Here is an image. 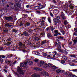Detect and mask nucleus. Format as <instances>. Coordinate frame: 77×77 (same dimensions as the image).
<instances>
[{"mask_svg": "<svg viewBox=\"0 0 77 77\" xmlns=\"http://www.w3.org/2000/svg\"><path fill=\"white\" fill-rule=\"evenodd\" d=\"M10 6L12 9H14V7L17 8H20L21 7V4L20 3H17L14 5V4L12 3H11L9 4Z\"/></svg>", "mask_w": 77, "mask_h": 77, "instance_id": "1", "label": "nucleus"}, {"mask_svg": "<svg viewBox=\"0 0 77 77\" xmlns=\"http://www.w3.org/2000/svg\"><path fill=\"white\" fill-rule=\"evenodd\" d=\"M28 63L30 65H33V62L32 61H25L24 62V64L25 65L24 67H25V68H27V65H28Z\"/></svg>", "mask_w": 77, "mask_h": 77, "instance_id": "2", "label": "nucleus"}, {"mask_svg": "<svg viewBox=\"0 0 77 77\" xmlns=\"http://www.w3.org/2000/svg\"><path fill=\"white\" fill-rule=\"evenodd\" d=\"M45 7L44 5H40L39 6H36L34 8V10H37V9H39V10H40V9H43V8H44Z\"/></svg>", "mask_w": 77, "mask_h": 77, "instance_id": "3", "label": "nucleus"}, {"mask_svg": "<svg viewBox=\"0 0 77 77\" xmlns=\"http://www.w3.org/2000/svg\"><path fill=\"white\" fill-rule=\"evenodd\" d=\"M17 71L18 72L19 74H21V75H24V73L23 71L21 70L20 67H18L17 68Z\"/></svg>", "mask_w": 77, "mask_h": 77, "instance_id": "4", "label": "nucleus"}, {"mask_svg": "<svg viewBox=\"0 0 77 77\" xmlns=\"http://www.w3.org/2000/svg\"><path fill=\"white\" fill-rule=\"evenodd\" d=\"M6 3V1L5 0L1 1L0 2V6H3Z\"/></svg>", "mask_w": 77, "mask_h": 77, "instance_id": "5", "label": "nucleus"}, {"mask_svg": "<svg viewBox=\"0 0 77 77\" xmlns=\"http://www.w3.org/2000/svg\"><path fill=\"white\" fill-rule=\"evenodd\" d=\"M41 74L43 75H47V76L49 75V74L46 72H42Z\"/></svg>", "mask_w": 77, "mask_h": 77, "instance_id": "6", "label": "nucleus"}, {"mask_svg": "<svg viewBox=\"0 0 77 77\" xmlns=\"http://www.w3.org/2000/svg\"><path fill=\"white\" fill-rule=\"evenodd\" d=\"M5 62L6 63H8L10 65H12L13 64L11 61H10L8 60H5Z\"/></svg>", "mask_w": 77, "mask_h": 77, "instance_id": "7", "label": "nucleus"}, {"mask_svg": "<svg viewBox=\"0 0 77 77\" xmlns=\"http://www.w3.org/2000/svg\"><path fill=\"white\" fill-rule=\"evenodd\" d=\"M64 15L65 14H64V13L62 12L61 14V17L62 19H63V20H65V19L66 18V17H65L64 16Z\"/></svg>", "mask_w": 77, "mask_h": 77, "instance_id": "8", "label": "nucleus"}, {"mask_svg": "<svg viewBox=\"0 0 77 77\" xmlns=\"http://www.w3.org/2000/svg\"><path fill=\"white\" fill-rule=\"evenodd\" d=\"M53 20L55 23H60V21L59 20H58L56 18H54Z\"/></svg>", "mask_w": 77, "mask_h": 77, "instance_id": "9", "label": "nucleus"}, {"mask_svg": "<svg viewBox=\"0 0 77 77\" xmlns=\"http://www.w3.org/2000/svg\"><path fill=\"white\" fill-rule=\"evenodd\" d=\"M5 19H6L7 20L10 21L12 20V17H7L5 18Z\"/></svg>", "mask_w": 77, "mask_h": 77, "instance_id": "10", "label": "nucleus"}, {"mask_svg": "<svg viewBox=\"0 0 77 77\" xmlns=\"http://www.w3.org/2000/svg\"><path fill=\"white\" fill-rule=\"evenodd\" d=\"M24 35V36H27L28 35V33L26 32H24L23 34H22V35Z\"/></svg>", "mask_w": 77, "mask_h": 77, "instance_id": "11", "label": "nucleus"}, {"mask_svg": "<svg viewBox=\"0 0 77 77\" xmlns=\"http://www.w3.org/2000/svg\"><path fill=\"white\" fill-rule=\"evenodd\" d=\"M62 58L64 60H68V57L65 56H62Z\"/></svg>", "mask_w": 77, "mask_h": 77, "instance_id": "12", "label": "nucleus"}, {"mask_svg": "<svg viewBox=\"0 0 77 77\" xmlns=\"http://www.w3.org/2000/svg\"><path fill=\"white\" fill-rule=\"evenodd\" d=\"M57 50L59 51H61V47L60 46H58L57 47Z\"/></svg>", "mask_w": 77, "mask_h": 77, "instance_id": "13", "label": "nucleus"}, {"mask_svg": "<svg viewBox=\"0 0 77 77\" xmlns=\"http://www.w3.org/2000/svg\"><path fill=\"white\" fill-rule=\"evenodd\" d=\"M65 71L64 70H61V71L60 73L62 74H63V75H65Z\"/></svg>", "mask_w": 77, "mask_h": 77, "instance_id": "14", "label": "nucleus"}, {"mask_svg": "<svg viewBox=\"0 0 77 77\" xmlns=\"http://www.w3.org/2000/svg\"><path fill=\"white\" fill-rule=\"evenodd\" d=\"M28 33H29L30 34H32V30L31 29H28Z\"/></svg>", "mask_w": 77, "mask_h": 77, "instance_id": "15", "label": "nucleus"}, {"mask_svg": "<svg viewBox=\"0 0 77 77\" xmlns=\"http://www.w3.org/2000/svg\"><path fill=\"white\" fill-rule=\"evenodd\" d=\"M5 12V10H4L2 8H1L0 9V14H1L2 12Z\"/></svg>", "mask_w": 77, "mask_h": 77, "instance_id": "16", "label": "nucleus"}, {"mask_svg": "<svg viewBox=\"0 0 77 77\" xmlns=\"http://www.w3.org/2000/svg\"><path fill=\"white\" fill-rule=\"evenodd\" d=\"M61 70L60 69H58L56 71V72L57 73H59V72H61Z\"/></svg>", "mask_w": 77, "mask_h": 77, "instance_id": "17", "label": "nucleus"}, {"mask_svg": "<svg viewBox=\"0 0 77 77\" xmlns=\"http://www.w3.org/2000/svg\"><path fill=\"white\" fill-rule=\"evenodd\" d=\"M69 56L72 57H76V55L75 54H69Z\"/></svg>", "mask_w": 77, "mask_h": 77, "instance_id": "18", "label": "nucleus"}, {"mask_svg": "<svg viewBox=\"0 0 77 77\" xmlns=\"http://www.w3.org/2000/svg\"><path fill=\"white\" fill-rule=\"evenodd\" d=\"M41 68L38 67H36L34 68V69H35V70H38V71H41Z\"/></svg>", "mask_w": 77, "mask_h": 77, "instance_id": "19", "label": "nucleus"}, {"mask_svg": "<svg viewBox=\"0 0 77 77\" xmlns=\"http://www.w3.org/2000/svg\"><path fill=\"white\" fill-rule=\"evenodd\" d=\"M73 75V74L70 72V73H69L68 76L69 77H72Z\"/></svg>", "mask_w": 77, "mask_h": 77, "instance_id": "20", "label": "nucleus"}, {"mask_svg": "<svg viewBox=\"0 0 77 77\" xmlns=\"http://www.w3.org/2000/svg\"><path fill=\"white\" fill-rule=\"evenodd\" d=\"M70 73V72L69 71L65 72L64 74L65 75H68Z\"/></svg>", "mask_w": 77, "mask_h": 77, "instance_id": "21", "label": "nucleus"}, {"mask_svg": "<svg viewBox=\"0 0 77 77\" xmlns=\"http://www.w3.org/2000/svg\"><path fill=\"white\" fill-rule=\"evenodd\" d=\"M48 66L49 67H52L53 66V64L51 63H48Z\"/></svg>", "mask_w": 77, "mask_h": 77, "instance_id": "22", "label": "nucleus"}, {"mask_svg": "<svg viewBox=\"0 0 77 77\" xmlns=\"http://www.w3.org/2000/svg\"><path fill=\"white\" fill-rule=\"evenodd\" d=\"M32 76V77H40L39 75H33Z\"/></svg>", "mask_w": 77, "mask_h": 77, "instance_id": "23", "label": "nucleus"}, {"mask_svg": "<svg viewBox=\"0 0 77 77\" xmlns=\"http://www.w3.org/2000/svg\"><path fill=\"white\" fill-rule=\"evenodd\" d=\"M5 24V27H8V26H10V27H11V26H10L9 25V23H7V24Z\"/></svg>", "mask_w": 77, "mask_h": 77, "instance_id": "24", "label": "nucleus"}, {"mask_svg": "<svg viewBox=\"0 0 77 77\" xmlns=\"http://www.w3.org/2000/svg\"><path fill=\"white\" fill-rule=\"evenodd\" d=\"M48 20L50 23H51V19L50 18H48Z\"/></svg>", "mask_w": 77, "mask_h": 77, "instance_id": "25", "label": "nucleus"}, {"mask_svg": "<svg viewBox=\"0 0 77 77\" xmlns=\"http://www.w3.org/2000/svg\"><path fill=\"white\" fill-rule=\"evenodd\" d=\"M47 40H46L45 41H42V44H45V42H47Z\"/></svg>", "mask_w": 77, "mask_h": 77, "instance_id": "26", "label": "nucleus"}, {"mask_svg": "<svg viewBox=\"0 0 77 77\" xmlns=\"http://www.w3.org/2000/svg\"><path fill=\"white\" fill-rule=\"evenodd\" d=\"M48 53L47 52L46 53H43V56H47V55H48V54H47Z\"/></svg>", "mask_w": 77, "mask_h": 77, "instance_id": "27", "label": "nucleus"}, {"mask_svg": "<svg viewBox=\"0 0 77 77\" xmlns=\"http://www.w3.org/2000/svg\"><path fill=\"white\" fill-rule=\"evenodd\" d=\"M47 36L48 38H50V37H51V36H52L51 35V33H48V34Z\"/></svg>", "mask_w": 77, "mask_h": 77, "instance_id": "28", "label": "nucleus"}, {"mask_svg": "<svg viewBox=\"0 0 77 77\" xmlns=\"http://www.w3.org/2000/svg\"><path fill=\"white\" fill-rule=\"evenodd\" d=\"M11 44V43L9 42H8L7 43H6L5 44V45H10Z\"/></svg>", "mask_w": 77, "mask_h": 77, "instance_id": "29", "label": "nucleus"}, {"mask_svg": "<svg viewBox=\"0 0 77 77\" xmlns=\"http://www.w3.org/2000/svg\"><path fill=\"white\" fill-rule=\"evenodd\" d=\"M24 66V64H23V63H21L20 64V66L21 67H23Z\"/></svg>", "mask_w": 77, "mask_h": 77, "instance_id": "30", "label": "nucleus"}, {"mask_svg": "<svg viewBox=\"0 0 77 77\" xmlns=\"http://www.w3.org/2000/svg\"><path fill=\"white\" fill-rule=\"evenodd\" d=\"M45 63L44 61H40V63L41 64H42V65H44Z\"/></svg>", "mask_w": 77, "mask_h": 77, "instance_id": "31", "label": "nucleus"}, {"mask_svg": "<svg viewBox=\"0 0 77 77\" xmlns=\"http://www.w3.org/2000/svg\"><path fill=\"white\" fill-rule=\"evenodd\" d=\"M8 30L7 29L3 30V32H8Z\"/></svg>", "mask_w": 77, "mask_h": 77, "instance_id": "32", "label": "nucleus"}, {"mask_svg": "<svg viewBox=\"0 0 77 77\" xmlns=\"http://www.w3.org/2000/svg\"><path fill=\"white\" fill-rule=\"evenodd\" d=\"M39 23H43V24H44V23H45V21L44 20H42L41 21H40L39 22Z\"/></svg>", "mask_w": 77, "mask_h": 77, "instance_id": "33", "label": "nucleus"}, {"mask_svg": "<svg viewBox=\"0 0 77 77\" xmlns=\"http://www.w3.org/2000/svg\"><path fill=\"white\" fill-rule=\"evenodd\" d=\"M52 68L54 69H56V67L55 66H52Z\"/></svg>", "mask_w": 77, "mask_h": 77, "instance_id": "34", "label": "nucleus"}, {"mask_svg": "<svg viewBox=\"0 0 77 77\" xmlns=\"http://www.w3.org/2000/svg\"><path fill=\"white\" fill-rule=\"evenodd\" d=\"M55 46L57 47L58 46H59V45H58V43H57V42H56L55 43Z\"/></svg>", "mask_w": 77, "mask_h": 77, "instance_id": "35", "label": "nucleus"}, {"mask_svg": "<svg viewBox=\"0 0 77 77\" xmlns=\"http://www.w3.org/2000/svg\"><path fill=\"white\" fill-rule=\"evenodd\" d=\"M55 29V28H53V27H51V29L52 31V32H53V30Z\"/></svg>", "mask_w": 77, "mask_h": 77, "instance_id": "36", "label": "nucleus"}, {"mask_svg": "<svg viewBox=\"0 0 77 77\" xmlns=\"http://www.w3.org/2000/svg\"><path fill=\"white\" fill-rule=\"evenodd\" d=\"M26 26H30V23L28 22L26 23Z\"/></svg>", "mask_w": 77, "mask_h": 77, "instance_id": "37", "label": "nucleus"}, {"mask_svg": "<svg viewBox=\"0 0 77 77\" xmlns=\"http://www.w3.org/2000/svg\"><path fill=\"white\" fill-rule=\"evenodd\" d=\"M54 32L56 33H59V31L58 30H56L54 31Z\"/></svg>", "mask_w": 77, "mask_h": 77, "instance_id": "38", "label": "nucleus"}, {"mask_svg": "<svg viewBox=\"0 0 77 77\" xmlns=\"http://www.w3.org/2000/svg\"><path fill=\"white\" fill-rule=\"evenodd\" d=\"M64 53L65 54H67V51H66V50H65L64 51Z\"/></svg>", "mask_w": 77, "mask_h": 77, "instance_id": "39", "label": "nucleus"}, {"mask_svg": "<svg viewBox=\"0 0 77 77\" xmlns=\"http://www.w3.org/2000/svg\"><path fill=\"white\" fill-rule=\"evenodd\" d=\"M73 42L74 44H76L77 42V40H74L73 41Z\"/></svg>", "mask_w": 77, "mask_h": 77, "instance_id": "40", "label": "nucleus"}, {"mask_svg": "<svg viewBox=\"0 0 77 77\" xmlns=\"http://www.w3.org/2000/svg\"><path fill=\"white\" fill-rule=\"evenodd\" d=\"M61 32L62 33L63 35H64L65 34V32L64 31H61Z\"/></svg>", "mask_w": 77, "mask_h": 77, "instance_id": "41", "label": "nucleus"}, {"mask_svg": "<svg viewBox=\"0 0 77 77\" xmlns=\"http://www.w3.org/2000/svg\"><path fill=\"white\" fill-rule=\"evenodd\" d=\"M36 12L38 14H41V12L40 11H37Z\"/></svg>", "mask_w": 77, "mask_h": 77, "instance_id": "42", "label": "nucleus"}, {"mask_svg": "<svg viewBox=\"0 0 77 77\" xmlns=\"http://www.w3.org/2000/svg\"><path fill=\"white\" fill-rule=\"evenodd\" d=\"M60 32H62V31H63V29H62V27H60Z\"/></svg>", "mask_w": 77, "mask_h": 77, "instance_id": "43", "label": "nucleus"}, {"mask_svg": "<svg viewBox=\"0 0 77 77\" xmlns=\"http://www.w3.org/2000/svg\"><path fill=\"white\" fill-rule=\"evenodd\" d=\"M56 19H57L58 20H59L60 19V17L59 16H57L56 17Z\"/></svg>", "mask_w": 77, "mask_h": 77, "instance_id": "44", "label": "nucleus"}, {"mask_svg": "<svg viewBox=\"0 0 77 77\" xmlns=\"http://www.w3.org/2000/svg\"><path fill=\"white\" fill-rule=\"evenodd\" d=\"M47 66H48V65L47 64H46L44 65V67L45 68H47Z\"/></svg>", "mask_w": 77, "mask_h": 77, "instance_id": "45", "label": "nucleus"}, {"mask_svg": "<svg viewBox=\"0 0 77 77\" xmlns=\"http://www.w3.org/2000/svg\"><path fill=\"white\" fill-rule=\"evenodd\" d=\"M19 44L20 46V47H21V46H22L23 45V44H22L21 42L19 43Z\"/></svg>", "mask_w": 77, "mask_h": 77, "instance_id": "46", "label": "nucleus"}, {"mask_svg": "<svg viewBox=\"0 0 77 77\" xmlns=\"http://www.w3.org/2000/svg\"><path fill=\"white\" fill-rule=\"evenodd\" d=\"M38 59H35L34 60V61L35 62H38Z\"/></svg>", "mask_w": 77, "mask_h": 77, "instance_id": "47", "label": "nucleus"}, {"mask_svg": "<svg viewBox=\"0 0 77 77\" xmlns=\"http://www.w3.org/2000/svg\"><path fill=\"white\" fill-rule=\"evenodd\" d=\"M65 61L64 60H62L61 61V63H62V64H63V63H65Z\"/></svg>", "mask_w": 77, "mask_h": 77, "instance_id": "48", "label": "nucleus"}, {"mask_svg": "<svg viewBox=\"0 0 77 77\" xmlns=\"http://www.w3.org/2000/svg\"><path fill=\"white\" fill-rule=\"evenodd\" d=\"M56 40L57 41H59V38L57 37L56 38Z\"/></svg>", "mask_w": 77, "mask_h": 77, "instance_id": "49", "label": "nucleus"}, {"mask_svg": "<svg viewBox=\"0 0 77 77\" xmlns=\"http://www.w3.org/2000/svg\"><path fill=\"white\" fill-rule=\"evenodd\" d=\"M11 40H12V38H8L7 39L8 41H11Z\"/></svg>", "mask_w": 77, "mask_h": 77, "instance_id": "50", "label": "nucleus"}, {"mask_svg": "<svg viewBox=\"0 0 77 77\" xmlns=\"http://www.w3.org/2000/svg\"><path fill=\"white\" fill-rule=\"evenodd\" d=\"M57 35H58L57 33H55L54 34V36H57Z\"/></svg>", "mask_w": 77, "mask_h": 77, "instance_id": "51", "label": "nucleus"}, {"mask_svg": "<svg viewBox=\"0 0 77 77\" xmlns=\"http://www.w3.org/2000/svg\"><path fill=\"white\" fill-rule=\"evenodd\" d=\"M13 32H15V33H17V30H16L15 29H13Z\"/></svg>", "mask_w": 77, "mask_h": 77, "instance_id": "52", "label": "nucleus"}, {"mask_svg": "<svg viewBox=\"0 0 77 77\" xmlns=\"http://www.w3.org/2000/svg\"><path fill=\"white\" fill-rule=\"evenodd\" d=\"M35 39V40L36 41H39V38H38V37H36Z\"/></svg>", "mask_w": 77, "mask_h": 77, "instance_id": "53", "label": "nucleus"}, {"mask_svg": "<svg viewBox=\"0 0 77 77\" xmlns=\"http://www.w3.org/2000/svg\"><path fill=\"white\" fill-rule=\"evenodd\" d=\"M67 22V21H66V20H65L64 21V24H65V25H66V22Z\"/></svg>", "mask_w": 77, "mask_h": 77, "instance_id": "54", "label": "nucleus"}, {"mask_svg": "<svg viewBox=\"0 0 77 77\" xmlns=\"http://www.w3.org/2000/svg\"><path fill=\"white\" fill-rule=\"evenodd\" d=\"M42 20H44L45 21V19H46V17H43L42 18Z\"/></svg>", "mask_w": 77, "mask_h": 77, "instance_id": "55", "label": "nucleus"}, {"mask_svg": "<svg viewBox=\"0 0 77 77\" xmlns=\"http://www.w3.org/2000/svg\"><path fill=\"white\" fill-rule=\"evenodd\" d=\"M50 15L51 17H53V14L51 13H50Z\"/></svg>", "mask_w": 77, "mask_h": 77, "instance_id": "56", "label": "nucleus"}, {"mask_svg": "<svg viewBox=\"0 0 77 77\" xmlns=\"http://www.w3.org/2000/svg\"><path fill=\"white\" fill-rule=\"evenodd\" d=\"M74 34H75V36H77V31L75 32Z\"/></svg>", "mask_w": 77, "mask_h": 77, "instance_id": "57", "label": "nucleus"}, {"mask_svg": "<svg viewBox=\"0 0 77 77\" xmlns=\"http://www.w3.org/2000/svg\"><path fill=\"white\" fill-rule=\"evenodd\" d=\"M56 54L58 56H60V54L59 53L57 54Z\"/></svg>", "mask_w": 77, "mask_h": 77, "instance_id": "58", "label": "nucleus"}, {"mask_svg": "<svg viewBox=\"0 0 77 77\" xmlns=\"http://www.w3.org/2000/svg\"><path fill=\"white\" fill-rule=\"evenodd\" d=\"M60 39H63L64 38L63 37H62L61 36H60Z\"/></svg>", "mask_w": 77, "mask_h": 77, "instance_id": "59", "label": "nucleus"}, {"mask_svg": "<svg viewBox=\"0 0 77 77\" xmlns=\"http://www.w3.org/2000/svg\"><path fill=\"white\" fill-rule=\"evenodd\" d=\"M72 62H75V63L77 62V61H76L75 60H72Z\"/></svg>", "mask_w": 77, "mask_h": 77, "instance_id": "60", "label": "nucleus"}, {"mask_svg": "<svg viewBox=\"0 0 77 77\" xmlns=\"http://www.w3.org/2000/svg\"><path fill=\"white\" fill-rule=\"evenodd\" d=\"M49 29H50V27H48L46 29V30L48 31V30H49Z\"/></svg>", "mask_w": 77, "mask_h": 77, "instance_id": "61", "label": "nucleus"}, {"mask_svg": "<svg viewBox=\"0 0 77 77\" xmlns=\"http://www.w3.org/2000/svg\"><path fill=\"white\" fill-rule=\"evenodd\" d=\"M1 57L2 58H5V56L3 55H1Z\"/></svg>", "mask_w": 77, "mask_h": 77, "instance_id": "62", "label": "nucleus"}, {"mask_svg": "<svg viewBox=\"0 0 77 77\" xmlns=\"http://www.w3.org/2000/svg\"><path fill=\"white\" fill-rule=\"evenodd\" d=\"M69 6L70 8H73V6L71 5H69Z\"/></svg>", "mask_w": 77, "mask_h": 77, "instance_id": "63", "label": "nucleus"}, {"mask_svg": "<svg viewBox=\"0 0 77 77\" xmlns=\"http://www.w3.org/2000/svg\"><path fill=\"white\" fill-rule=\"evenodd\" d=\"M0 62H3V60L2 59H0Z\"/></svg>", "mask_w": 77, "mask_h": 77, "instance_id": "64", "label": "nucleus"}]
</instances>
